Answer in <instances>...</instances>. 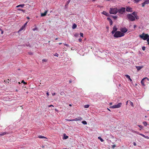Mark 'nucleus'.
<instances>
[{"mask_svg": "<svg viewBox=\"0 0 149 149\" xmlns=\"http://www.w3.org/2000/svg\"><path fill=\"white\" fill-rule=\"evenodd\" d=\"M124 35L123 33H122L120 31H117L115 33L113 36L116 38H119L123 36Z\"/></svg>", "mask_w": 149, "mask_h": 149, "instance_id": "f257e3e1", "label": "nucleus"}, {"mask_svg": "<svg viewBox=\"0 0 149 149\" xmlns=\"http://www.w3.org/2000/svg\"><path fill=\"white\" fill-rule=\"evenodd\" d=\"M109 12L110 14H116L118 12V9L117 8H110Z\"/></svg>", "mask_w": 149, "mask_h": 149, "instance_id": "f03ea898", "label": "nucleus"}, {"mask_svg": "<svg viewBox=\"0 0 149 149\" xmlns=\"http://www.w3.org/2000/svg\"><path fill=\"white\" fill-rule=\"evenodd\" d=\"M139 37L144 40H147L148 37H149V36L148 34L143 33L142 34L139 35Z\"/></svg>", "mask_w": 149, "mask_h": 149, "instance_id": "7ed1b4c3", "label": "nucleus"}, {"mask_svg": "<svg viewBox=\"0 0 149 149\" xmlns=\"http://www.w3.org/2000/svg\"><path fill=\"white\" fill-rule=\"evenodd\" d=\"M127 17L130 21H133L135 20V17L131 14H128L127 15Z\"/></svg>", "mask_w": 149, "mask_h": 149, "instance_id": "20e7f679", "label": "nucleus"}, {"mask_svg": "<svg viewBox=\"0 0 149 149\" xmlns=\"http://www.w3.org/2000/svg\"><path fill=\"white\" fill-rule=\"evenodd\" d=\"M122 104V103H120L117 104H116L112 106H111L110 107V108H112V109H115L117 108H120Z\"/></svg>", "mask_w": 149, "mask_h": 149, "instance_id": "39448f33", "label": "nucleus"}, {"mask_svg": "<svg viewBox=\"0 0 149 149\" xmlns=\"http://www.w3.org/2000/svg\"><path fill=\"white\" fill-rule=\"evenodd\" d=\"M125 8L124 7L118 9V12L120 14H123L125 12Z\"/></svg>", "mask_w": 149, "mask_h": 149, "instance_id": "423d86ee", "label": "nucleus"}, {"mask_svg": "<svg viewBox=\"0 0 149 149\" xmlns=\"http://www.w3.org/2000/svg\"><path fill=\"white\" fill-rule=\"evenodd\" d=\"M120 30L122 32V33H124L126 32L127 31V29L125 27L124 28H122L120 29Z\"/></svg>", "mask_w": 149, "mask_h": 149, "instance_id": "0eeeda50", "label": "nucleus"}, {"mask_svg": "<svg viewBox=\"0 0 149 149\" xmlns=\"http://www.w3.org/2000/svg\"><path fill=\"white\" fill-rule=\"evenodd\" d=\"M118 29L116 28V26H114V27L113 28V30L111 32V33L112 34H114L116 32H115Z\"/></svg>", "mask_w": 149, "mask_h": 149, "instance_id": "6e6552de", "label": "nucleus"}, {"mask_svg": "<svg viewBox=\"0 0 149 149\" xmlns=\"http://www.w3.org/2000/svg\"><path fill=\"white\" fill-rule=\"evenodd\" d=\"M132 8L129 6L127 7L126 10L127 12H131L132 11Z\"/></svg>", "mask_w": 149, "mask_h": 149, "instance_id": "1a4fd4ad", "label": "nucleus"}, {"mask_svg": "<svg viewBox=\"0 0 149 149\" xmlns=\"http://www.w3.org/2000/svg\"><path fill=\"white\" fill-rule=\"evenodd\" d=\"M107 19L109 21L110 25H112L113 24V22L111 18L110 17H108L107 18Z\"/></svg>", "mask_w": 149, "mask_h": 149, "instance_id": "9d476101", "label": "nucleus"}, {"mask_svg": "<svg viewBox=\"0 0 149 149\" xmlns=\"http://www.w3.org/2000/svg\"><path fill=\"white\" fill-rule=\"evenodd\" d=\"M102 13L104 15H105L107 16H109V14L107 13L105 11H103Z\"/></svg>", "mask_w": 149, "mask_h": 149, "instance_id": "9b49d317", "label": "nucleus"}, {"mask_svg": "<svg viewBox=\"0 0 149 149\" xmlns=\"http://www.w3.org/2000/svg\"><path fill=\"white\" fill-rule=\"evenodd\" d=\"M47 12V11H46L44 13H41V17H43L45 16L46 15Z\"/></svg>", "mask_w": 149, "mask_h": 149, "instance_id": "f8f14e48", "label": "nucleus"}, {"mask_svg": "<svg viewBox=\"0 0 149 149\" xmlns=\"http://www.w3.org/2000/svg\"><path fill=\"white\" fill-rule=\"evenodd\" d=\"M80 120L79 119L77 118H75L74 119H71V120H67L68 121H77Z\"/></svg>", "mask_w": 149, "mask_h": 149, "instance_id": "ddd939ff", "label": "nucleus"}, {"mask_svg": "<svg viewBox=\"0 0 149 149\" xmlns=\"http://www.w3.org/2000/svg\"><path fill=\"white\" fill-rule=\"evenodd\" d=\"M25 5L24 4H20L19 5H17V6L16 7V8H18V7H21V8H23L24 6Z\"/></svg>", "mask_w": 149, "mask_h": 149, "instance_id": "4468645a", "label": "nucleus"}, {"mask_svg": "<svg viewBox=\"0 0 149 149\" xmlns=\"http://www.w3.org/2000/svg\"><path fill=\"white\" fill-rule=\"evenodd\" d=\"M125 76H126V78L128 79L130 81H132V80L130 78V76L129 75L127 74V75H125Z\"/></svg>", "mask_w": 149, "mask_h": 149, "instance_id": "2eb2a0df", "label": "nucleus"}, {"mask_svg": "<svg viewBox=\"0 0 149 149\" xmlns=\"http://www.w3.org/2000/svg\"><path fill=\"white\" fill-rule=\"evenodd\" d=\"M6 134H8V132H4L1 133L0 134V136H3L5 135Z\"/></svg>", "mask_w": 149, "mask_h": 149, "instance_id": "dca6fc26", "label": "nucleus"}, {"mask_svg": "<svg viewBox=\"0 0 149 149\" xmlns=\"http://www.w3.org/2000/svg\"><path fill=\"white\" fill-rule=\"evenodd\" d=\"M25 27L24 26H23L20 28V29L19 30V31H18V32H19V31H21L22 30H23L24 28H25Z\"/></svg>", "mask_w": 149, "mask_h": 149, "instance_id": "f3484780", "label": "nucleus"}, {"mask_svg": "<svg viewBox=\"0 0 149 149\" xmlns=\"http://www.w3.org/2000/svg\"><path fill=\"white\" fill-rule=\"evenodd\" d=\"M136 68L138 70H140L142 68V67L140 66H136Z\"/></svg>", "mask_w": 149, "mask_h": 149, "instance_id": "a211bd4d", "label": "nucleus"}, {"mask_svg": "<svg viewBox=\"0 0 149 149\" xmlns=\"http://www.w3.org/2000/svg\"><path fill=\"white\" fill-rule=\"evenodd\" d=\"M38 137L39 138H40V139L46 138L45 137L43 136H41V135L39 136H38Z\"/></svg>", "mask_w": 149, "mask_h": 149, "instance_id": "6ab92c4d", "label": "nucleus"}, {"mask_svg": "<svg viewBox=\"0 0 149 149\" xmlns=\"http://www.w3.org/2000/svg\"><path fill=\"white\" fill-rule=\"evenodd\" d=\"M77 26L76 24H74L72 26V28L73 29H74L77 27Z\"/></svg>", "mask_w": 149, "mask_h": 149, "instance_id": "aec40b11", "label": "nucleus"}, {"mask_svg": "<svg viewBox=\"0 0 149 149\" xmlns=\"http://www.w3.org/2000/svg\"><path fill=\"white\" fill-rule=\"evenodd\" d=\"M132 15H134V17L136 16V15H137V13H136L135 12H134L132 13Z\"/></svg>", "mask_w": 149, "mask_h": 149, "instance_id": "412c9836", "label": "nucleus"}, {"mask_svg": "<svg viewBox=\"0 0 149 149\" xmlns=\"http://www.w3.org/2000/svg\"><path fill=\"white\" fill-rule=\"evenodd\" d=\"M144 3L145 4H148L149 3V0H146Z\"/></svg>", "mask_w": 149, "mask_h": 149, "instance_id": "4be33fe9", "label": "nucleus"}, {"mask_svg": "<svg viewBox=\"0 0 149 149\" xmlns=\"http://www.w3.org/2000/svg\"><path fill=\"white\" fill-rule=\"evenodd\" d=\"M144 79H143V78L141 80V83L142 84L143 86H145V85L144 84Z\"/></svg>", "mask_w": 149, "mask_h": 149, "instance_id": "5701e85b", "label": "nucleus"}, {"mask_svg": "<svg viewBox=\"0 0 149 149\" xmlns=\"http://www.w3.org/2000/svg\"><path fill=\"white\" fill-rule=\"evenodd\" d=\"M64 139H66L68 138V136H66V134H64Z\"/></svg>", "mask_w": 149, "mask_h": 149, "instance_id": "b1692460", "label": "nucleus"}, {"mask_svg": "<svg viewBox=\"0 0 149 149\" xmlns=\"http://www.w3.org/2000/svg\"><path fill=\"white\" fill-rule=\"evenodd\" d=\"M98 138L101 142H103L104 141V140L100 137H98Z\"/></svg>", "mask_w": 149, "mask_h": 149, "instance_id": "393cba45", "label": "nucleus"}, {"mask_svg": "<svg viewBox=\"0 0 149 149\" xmlns=\"http://www.w3.org/2000/svg\"><path fill=\"white\" fill-rule=\"evenodd\" d=\"M82 123L84 124V125H86L87 124V123L85 121H83L82 122Z\"/></svg>", "mask_w": 149, "mask_h": 149, "instance_id": "a878e982", "label": "nucleus"}, {"mask_svg": "<svg viewBox=\"0 0 149 149\" xmlns=\"http://www.w3.org/2000/svg\"><path fill=\"white\" fill-rule=\"evenodd\" d=\"M79 34L78 33H76L74 34V36L76 37H78Z\"/></svg>", "mask_w": 149, "mask_h": 149, "instance_id": "bb28decb", "label": "nucleus"}, {"mask_svg": "<svg viewBox=\"0 0 149 149\" xmlns=\"http://www.w3.org/2000/svg\"><path fill=\"white\" fill-rule=\"evenodd\" d=\"M130 105L132 107H134V105H133V103L130 101Z\"/></svg>", "mask_w": 149, "mask_h": 149, "instance_id": "cd10ccee", "label": "nucleus"}, {"mask_svg": "<svg viewBox=\"0 0 149 149\" xmlns=\"http://www.w3.org/2000/svg\"><path fill=\"white\" fill-rule=\"evenodd\" d=\"M143 124L145 126H146L147 125V123L146 122H143Z\"/></svg>", "mask_w": 149, "mask_h": 149, "instance_id": "c85d7f7f", "label": "nucleus"}, {"mask_svg": "<svg viewBox=\"0 0 149 149\" xmlns=\"http://www.w3.org/2000/svg\"><path fill=\"white\" fill-rule=\"evenodd\" d=\"M89 105L87 104V105H84V107L85 108H88L89 107Z\"/></svg>", "mask_w": 149, "mask_h": 149, "instance_id": "c756f323", "label": "nucleus"}, {"mask_svg": "<svg viewBox=\"0 0 149 149\" xmlns=\"http://www.w3.org/2000/svg\"><path fill=\"white\" fill-rule=\"evenodd\" d=\"M47 61V60L46 59H43L42 60V62H46Z\"/></svg>", "mask_w": 149, "mask_h": 149, "instance_id": "7c9ffc66", "label": "nucleus"}, {"mask_svg": "<svg viewBox=\"0 0 149 149\" xmlns=\"http://www.w3.org/2000/svg\"><path fill=\"white\" fill-rule=\"evenodd\" d=\"M58 54H57V53H56L55 54H54V56H56L57 57H58Z\"/></svg>", "mask_w": 149, "mask_h": 149, "instance_id": "2f4dec72", "label": "nucleus"}, {"mask_svg": "<svg viewBox=\"0 0 149 149\" xmlns=\"http://www.w3.org/2000/svg\"><path fill=\"white\" fill-rule=\"evenodd\" d=\"M80 36H81L82 37H83V33H80Z\"/></svg>", "mask_w": 149, "mask_h": 149, "instance_id": "473e14b6", "label": "nucleus"}, {"mask_svg": "<svg viewBox=\"0 0 149 149\" xmlns=\"http://www.w3.org/2000/svg\"><path fill=\"white\" fill-rule=\"evenodd\" d=\"M112 17L114 19H116L117 17V16H112Z\"/></svg>", "mask_w": 149, "mask_h": 149, "instance_id": "72a5a7b5", "label": "nucleus"}, {"mask_svg": "<svg viewBox=\"0 0 149 149\" xmlns=\"http://www.w3.org/2000/svg\"><path fill=\"white\" fill-rule=\"evenodd\" d=\"M21 83H23V84H27V83L26 82H24L23 80L22 81Z\"/></svg>", "mask_w": 149, "mask_h": 149, "instance_id": "f704fd0d", "label": "nucleus"}, {"mask_svg": "<svg viewBox=\"0 0 149 149\" xmlns=\"http://www.w3.org/2000/svg\"><path fill=\"white\" fill-rule=\"evenodd\" d=\"M142 49L144 51L145 50L146 47L144 46H143L142 47Z\"/></svg>", "mask_w": 149, "mask_h": 149, "instance_id": "c9c22d12", "label": "nucleus"}, {"mask_svg": "<svg viewBox=\"0 0 149 149\" xmlns=\"http://www.w3.org/2000/svg\"><path fill=\"white\" fill-rule=\"evenodd\" d=\"M135 17V19L136 18L137 19H139V17L137 15H136V16L134 17Z\"/></svg>", "mask_w": 149, "mask_h": 149, "instance_id": "e433bc0d", "label": "nucleus"}, {"mask_svg": "<svg viewBox=\"0 0 149 149\" xmlns=\"http://www.w3.org/2000/svg\"><path fill=\"white\" fill-rule=\"evenodd\" d=\"M141 4L142 5V6L143 7H144L145 6V5H146L144 2L142 3Z\"/></svg>", "mask_w": 149, "mask_h": 149, "instance_id": "4c0bfd02", "label": "nucleus"}, {"mask_svg": "<svg viewBox=\"0 0 149 149\" xmlns=\"http://www.w3.org/2000/svg\"><path fill=\"white\" fill-rule=\"evenodd\" d=\"M0 30L1 31V34H3V31L2 30V29H1V28H0Z\"/></svg>", "mask_w": 149, "mask_h": 149, "instance_id": "58836bf2", "label": "nucleus"}, {"mask_svg": "<svg viewBox=\"0 0 149 149\" xmlns=\"http://www.w3.org/2000/svg\"><path fill=\"white\" fill-rule=\"evenodd\" d=\"M28 54L29 55H32L33 54V53L31 52H29L28 53Z\"/></svg>", "mask_w": 149, "mask_h": 149, "instance_id": "ea45409f", "label": "nucleus"}, {"mask_svg": "<svg viewBox=\"0 0 149 149\" xmlns=\"http://www.w3.org/2000/svg\"><path fill=\"white\" fill-rule=\"evenodd\" d=\"M141 0H134V1L136 3H138Z\"/></svg>", "mask_w": 149, "mask_h": 149, "instance_id": "a19ab883", "label": "nucleus"}, {"mask_svg": "<svg viewBox=\"0 0 149 149\" xmlns=\"http://www.w3.org/2000/svg\"><path fill=\"white\" fill-rule=\"evenodd\" d=\"M27 22H26L24 24L23 26H24L25 27L26 25L27 24Z\"/></svg>", "mask_w": 149, "mask_h": 149, "instance_id": "79ce46f5", "label": "nucleus"}, {"mask_svg": "<svg viewBox=\"0 0 149 149\" xmlns=\"http://www.w3.org/2000/svg\"><path fill=\"white\" fill-rule=\"evenodd\" d=\"M146 79L148 81H149V79L147 77H145L143 78V79Z\"/></svg>", "mask_w": 149, "mask_h": 149, "instance_id": "37998d69", "label": "nucleus"}, {"mask_svg": "<svg viewBox=\"0 0 149 149\" xmlns=\"http://www.w3.org/2000/svg\"><path fill=\"white\" fill-rule=\"evenodd\" d=\"M140 135L142 136H143V137H145V135H144V134H140Z\"/></svg>", "mask_w": 149, "mask_h": 149, "instance_id": "c03bdc74", "label": "nucleus"}, {"mask_svg": "<svg viewBox=\"0 0 149 149\" xmlns=\"http://www.w3.org/2000/svg\"><path fill=\"white\" fill-rule=\"evenodd\" d=\"M54 107V106H53V105H48V107Z\"/></svg>", "mask_w": 149, "mask_h": 149, "instance_id": "a18cd8bd", "label": "nucleus"}, {"mask_svg": "<svg viewBox=\"0 0 149 149\" xmlns=\"http://www.w3.org/2000/svg\"><path fill=\"white\" fill-rule=\"evenodd\" d=\"M145 138H146V139H149V137L148 136H145Z\"/></svg>", "mask_w": 149, "mask_h": 149, "instance_id": "49530a36", "label": "nucleus"}, {"mask_svg": "<svg viewBox=\"0 0 149 149\" xmlns=\"http://www.w3.org/2000/svg\"><path fill=\"white\" fill-rule=\"evenodd\" d=\"M56 93H52V95L53 96H54L55 95H56Z\"/></svg>", "mask_w": 149, "mask_h": 149, "instance_id": "de8ad7c7", "label": "nucleus"}, {"mask_svg": "<svg viewBox=\"0 0 149 149\" xmlns=\"http://www.w3.org/2000/svg\"><path fill=\"white\" fill-rule=\"evenodd\" d=\"M79 40L80 42H81L82 41V40L81 38H79Z\"/></svg>", "mask_w": 149, "mask_h": 149, "instance_id": "09e8293b", "label": "nucleus"}, {"mask_svg": "<svg viewBox=\"0 0 149 149\" xmlns=\"http://www.w3.org/2000/svg\"><path fill=\"white\" fill-rule=\"evenodd\" d=\"M136 133L137 134H139V135H140V134H140L139 132H136Z\"/></svg>", "mask_w": 149, "mask_h": 149, "instance_id": "8fccbe9b", "label": "nucleus"}, {"mask_svg": "<svg viewBox=\"0 0 149 149\" xmlns=\"http://www.w3.org/2000/svg\"><path fill=\"white\" fill-rule=\"evenodd\" d=\"M133 144L134 146H136V143L135 142H133Z\"/></svg>", "mask_w": 149, "mask_h": 149, "instance_id": "3c124183", "label": "nucleus"}, {"mask_svg": "<svg viewBox=\"0 0 149 149\" xmlns=\"http://www.w3.org/2000/svg\"><path fill=\"white\" fill-rule=\"evenodd\" d=\"M55 110L57 112H58V109H55Z\"/></svg>", "mask_w": 149, "mask_h": 149, "instance_id": "603ef678", "label": "nucleus"}, {"mask_svg": "<svg viewBox=\"0 0 149 149\" xmlns=\"http://www.w3.org/2000/svg\"><path fill=\"white\" fill-rule=\"evenodd\" d=\"M147 41L149 42V37H148V38L147 39Z\"/></svg>", "mask_w": 149, "mask_h": 149, "instance_id": "864d4df0", "label": "nucleus"}, {"mask_svg": "<svg viewBox=\"0 0 149 149\" xmlns=\"http://www.w3.org/2000/svg\"><path fill=\"white\" fill-rule=\"evenodd\" d=\"M46 94L47 95V96H49V93L48 92H47V93H46Z\"/></svg>", "mask_w": 149, "mask_h": 149, "instance_id": "5fc2aeb1", "label": "nucleus"}, {"mask_svg": "<svg viewBox=\"0 0 149 149\" xmlns=\"http://www.w3.org/2000/svg\"><path fill=\"white\" fill-rule=\"evenodd\" d=\"M64 45H65V46H68V45L67 44H64Z\"/></svg>", "mask_w": 149, "mask_h": 149, "instance_id": "6e6d98bb", "label": "nucleus"}, {"mask_svg": "<svg viewBox=\"0 0 149 149\" xmlns=\"http://www.w3.org/2000/svg\"><path fill=\"white\" fill-rule=\"evenodd\" d=\"M136 25H134V28H136Z\"/></svg>", "mask_w": 149, "mask_h": 149, "instance_id": "4d7b16f0", "label": "nucleus"}, {"mask_svg": "<svg viewBox=\"0 0 149 149\" xmlns=\"http://www.w3.org/2000/svg\"><path fill=\"white\" fill-rule=\"evenodd\" d=\"M17 9L18 10H21V8H18Z\"/></svg>", "mask_w": 149, "mask_h": 149, "instance_id": "13d9d810", "label": "nucleus"}, {"mask_svg": "<svg viewBox=\"0 0 149 149\" xmlns=\"http://www.w3.org/2000/svg\"><path fill=\"white\" fill-rule=\"evenodd\" d=\"M69 83H71V82H72V80H69Z\"/></svg>", "mask_w": 149, "mask_h": 149, "instance_id": "bf43d9fd", "label": "nucleus"}, {"mask_svg": "<svg viewBox=\"0 0 149 149\" xmlns=\"http://www.w3.org/2000/svg\"><path fill=\"white\" fill-rule=\"evenodd\" d=\"M21 11H22L24 12L25 11V10H23V9H21Z\"/></svg>", "mask_w": 149, "mask_h": 149, "instance_id": "052dcab7", "label": "nucleus"}, {"mask_svg": "<svg viewBox=\"0 0 149 149\" xmlns=\"http://www.w3.org/2000/svg\"><path fill=\"white\" fill-rule=\"evenodd\" d=\"M36 28H34V29H33V31H35V30H36Z\"/></svg>", "mask_w": 149, "mask_h": 149, "instance_id": "680f3d73", "label": "nucleus"}, {"mask_svg": "<svg viewBox=\"0 0 149 149\" xmlns=\"http://www.w3.org/2000/svg\"><path fill=\"white\" fill-rule=\"evenodd\" d=\"M115 147V145H113L112 146V147L114 148Z\"/></svg>", "mask_w": 149, "mask_h": 149, "instance_id": "e2e57ef3", "label": "nucleus"}, {"mask_svg": "<svg viewBox=\"0 0 149 149\" xmlns=\"http://www.w3.org/2000/svg\"><path fill=\"white\" fill-rule=\"evenodd\" d=\"M129 102V101H127L126 102V105H127V103H128V102Z\"/></svg>", "mask_w": 149, "mask_h": 149, "instance_id": "0e129e2a", "label": "nucleus"}, {"mask_svg": "<svg viewBox=\"0 0 149 149\" xmlns=\"http://www.w3.org/2000/svg\"><path fill=\"white\" fill-rule=\"evenodd\" d=\"M70 2V0H69L68 1L67 3H68Z\"/></svg>", "mask_w": 149, "mask_h": 149, "instance_id": "69168bd1", "label": "nucleus"}, {"mask_svg": "<svg viewBox=\"0 0 149 149\" xmlns=\"http://www.w3.org/2000/svg\"><path fill=\"white\" fill-rule=\"evenodd\" d=\"M98 7H102L101 6H97Z\"/></svg>", "mask_w": 149, "mask_h": 149, "instance_id": "338daca9", "label": "nucleus"}, {"mask_svg": "<svg viewBox=\"0 0 149 149\" xmlns=\"http://www.w3.org/2000/svg\"><path fill=\"white\" fill-rule=\"evenodd\" d=\"M61 44H62V43H61V42L59 43V45H61Z\"/></svg>", "mask_w": 149, "mask_h": 149, "instance_id": "774afa93", "label": "nucleus"}]
</instances>
